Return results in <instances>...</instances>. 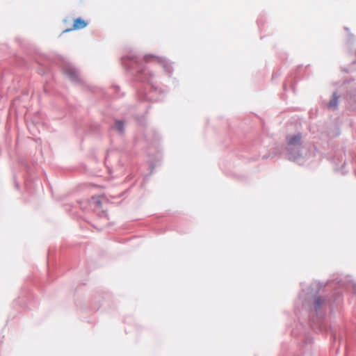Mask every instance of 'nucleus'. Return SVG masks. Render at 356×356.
I'll return each instance as SVG.
<instances>
[{
    "instance_id": "obj_1",
    "label": "nucleus",
    "mask_w": 356,
    "mask_h": 356,
    "mask_svg": "<svg viewBox=\"0 0 356 356\" xmlns=\"http://www.w3.org/2000/svg\"><path fill=\"white\" fill-rule=\"evenodd\" d=\"M88 25V22L81 17H78L74 20L73 26L71 29L65 30L63 32H69L72 30L82 29Z\"/></svg>"
},
{
    "instance_id": "obj_2",
    "label": "nucleus",
    "mask_w": 356,
    "mask_h": 356,
    "mask_svg": "<svg viewBox=\"0 0 356 356\" xmlns=\"http://www.w3.org/2000/svg\"><path fill=\"white\" fill-rule=\"evenodd\" d=\"M65 73L72 81H77L79 79L77 72L74 69L67 68Z\"/></svg>"
},
{
    "instance_id": "obj_3",
    "label": "nucleus",
    "mask_w": 356,
    "mask_h": 356,
    "mask_svg": "<svg viewBox=\"0 0 356 356\" xmlns=\"http://www.w3.org/2000/svg\"><path fill=\"white\" fill-rule=\"evenodd\" d=\"M301 140V136L300 134L290 136L287 138V142L289 145H293L299 144Z\"/></svg>"
},
{
    "instance_id": "obj_4",
    "label": "nucleus",
    "mask_w": 356,
    "mask_h": 356,
    "mask_svg": "<svg viewBox=\"0 0 356 356\" xmlns=\"http://www.w3.org/2000/svg\"><path fill=\"white\" fill-rule=\"evenodd\" d=\"M337 104V99L334 96L333 99L329 102L328 107L330 108H335Z\"/></svg>"
},
{
    "instance_id": "obj_5",
    "label": "nucleus",
    "mask_w": 356,
    "mask_h": 356,
    "mask_svg": "<svg viewBox=\"0 0 356 356\" xmlns=\"http://www.w3.org/2000/svg\"><path fill=\"white\" fill-rule=\"evenodd\" d=\"M115 128L120 131H123V122L122 121H117L115 123Z\"/></svg>"
},
{
    "instance_id": "obj_6",
    "label": "nucleus",
    "mask_w": 356,
    "mask_h": 356,
    "mask_svg": "<svg viewBox=\"0 0 356 356\" xmlns=\"http://www.w3.org/2000/svg\"><path fill=\"white\" fill-rule=\"evenodd\" d=\"M95 203L98 207H101V202L99 197L96 200Z\"/></svg>"
},
{
    "instance_id": "obj_7",
    "label": "nucleus",
    "mask_w": 356,
    "mask_h": 356,
    "mask_svg": "<svg viewBox=\"0 0 356 356\" xmlns=\"http://www.w3.org/2000/svg\"><path fill=\"white\" fill-rule=\"evenodd\" d=\"M319 300H320V299H319V298H318V299H317V300H316V303H317L318 305V304H320Z\"/></svg>"
}]
</instances>
